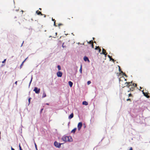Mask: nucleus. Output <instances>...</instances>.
Wrapping results in <instances>:
<instances>
[{"label": "nucleus", "instance_id": "nucleus-1", "mask_svg": "<svg viewBox=\"0 0 150 150\" xmlns=\"http://www.w3.org/2000/svg\"><path fill=\"white\" fill-rule=\"evenodd\" d=\"M62 144V143H58L56 141L54 143V145L56 147L58 148H60L61 147V146Z\"/></svg>", "mask_w": 150, "mask_h": 150}, {"label": "nucleus", "instance_id": "nucleus-2", "mask_svg": "<svg viewBox=\"0 0 150 150\" xmlns=\"http://www.w3.org/2000/svg\"><path fill=\"white\" fill-rule=\"evenodd\" d=\"M33 91H34L36 93L38 94L40 92V88H38L36 87H35L33 90Z\"/></svg>", "mask_w": 150, "mask_h": 150}, {"label": "nucleus", "instance_id": "nucleus-3", "mask_svg": "<svg viewBox=\"0 0 150 150\" xmlns=\"http://www.w3.org/2000/svg\"><path fill=\"white\" fill-rule=\"evenodd\" d=\"M132 82H126L125 83V84L126 85V86L128 88L130 87V86H132Z\"/></svg>", "mask_w": 150, "mask_h": 150}, {"label": "nucleus", "instance_id": "nucleus-4", "mask_svg": "<svg viewBox=\"0 0 150 150\" xmlns=\"http://www.w3.org/2000/svg\"><path fill=\"white\" fill-rule=\"evenodd\" d=\"M82 125V124L81 122H79L78 125V129L79 130L81 128Z\"/></svg>", "mask_w": 150, "mask_h": 150}, {"label": "nucleus", "instance_id": "nucleus-5", "mask_svg": "<svg viewBox=\"0 0 150 150\" xmlns=\"http://www.w3.org/2000/svg\"><path fill=\"white\" fill-rule=\"evenodd\" d=\"M62 140L64 142H67L68 140V136H64L62 138Z\"/></svg>", "mask_w": 150, "mask_h": 150}, {"label": "nucleus", "instance_id": "nucleus-6", "mask_svg": "<svg viewBox=\"0 0 150 150\" xmlns=\"http://www.w3.org/2000/svg\"><path fill=\"white\" fill-rule=\"evenodd\" d=\"M57 74L58 77H61L62 76V74L61 72L59 71L57 73Z\"/></svg>", "mask_w": 150, "mask_h": 150}, {"label": "nucleus", "instance_id": "nucleus-7", "mask_svg": "<svg viewBox=\"0 0 150 150\" xmlns=\"http://www.w3.org/2000/svg\"><path fill=\"white\" fill-rule=\"evenodd\" d=\"M142 93L144 96L148 98L150 97L148 95V94L146 93H145L143 91H142Z\"/></svg>", "mask_w": 150, "mask_h": 150}, {"label": "nucleus", "instance_id": "nucleus-8", "mask_svg": "<svg viewBox=\"0 0 150 150\" xmlns=\"http://www.w3.org/2000/svg\"><path fill=\"white\" fill-rule=\"evenodd\" d=\"M102 54L105 55L106 56L107 54V53H106L105 50L103 48L102 49Z\"/></svg>", "mask_w": 150, "mask_h": 150}, {"label": "nucleus", "instance_id": "nucleus-9", "mask_svg": "<svg viewBox=\"0 0 150 150\" xmlns=\"http://www.w3.org/2000/svg\"><path fill=\"white\" fill-rule=\"evenodd\" d=\"M68 141L72 142L73 140V139H72L71 137L70 136H68Z\"/></svg>", "mask_w": 150, "mask_h": 150}, {"label": "nucleus", "instance_id": "nucleus-10", "mask_svg": "<svg viewBox=\"0 0 150 150\" xmlns=\"http://www.w3.org/2000/svg\"><path fill=\"white\" fill-rule=\"evenodd\" d=\"M83 59L85 61H88V62H89V60L88 58L86 57H84Z\"/></svg>", "mask_w": 150, "mask_h": 150}, {"label": "nucleus", "instance_id": "nucleus-11", "mask_svg": "<svg viewBox=\"0 0 150 150\" xmlns=\"http://www.w3.org/2000/svg\"><path fill=\"white\" fill-rule=\"evenodd\" d=\"M74 117V114L73 113H72L69 116V119H71L72 118H73Z\"/></svg>", "mask_w": 150, "mask_h": 150}, {"label": "nucleus", "instance_id": "nucleus-12", "mask_svg": "<svg viewBox=\"0 0 150 150\" xmlns=\"http://www.w3.org/2000/svg\"><path fill=\"white\" fill-rule=\"evenodd\" d=\"M36 13L38 15H39L40 14L41 16L43 15V14L41 13V12L38 10L36 11Z\"/></svg>", "mask_w": 150, "mask_h": 150}, {"label": "nucleus", "instance_id": "nucleus-13", "mask_svg": "<svg viewBox=\"0 0 150 150\" xmlns=\"http://www.w3.org/2000/svg\"><path fill=\"white\" fill-rule=\"evenodd\" d=\"M134 89V87H132L131 88L129 89V90L128 91V92H129L130 91H132Z\"/></svg>", "mask_w": 150, "mask_h": 150}, {"label": "nucleus", "instance_id": "nucleus-14", "mask_svg": "<svg viewBox=\"0 0 150 150\" xmlns=\"http://www.w3.org/2000/svg\"><path fill=\"white\" fill-rule=\"evenodd\" d=\"M69 84L70 87H71L73 85V83L71 81H69L68 82Z\"/></svg>", "mask_w": 150, "mask_h": 150}, {"label": "nucleus", "instance_id": "nucleus-15", "mask_svg": "<svg viewBox=\"0 0 150 150\" xmlns=\"http://www.w3.org/2000/svg\"><path fill=\"white\" fill-rule=\"evenodd\" d=\"M108 57L110 58V60H112V61L113 62H115V60H114V59H112V57H111L110 56V55H108Z\"/></svg>", "mask_w": 150, "mask_h": 150}, {"label": "nucleus", "instance_id": "nucleus-16", "mask_svg": "<svg viewBox=\"0 0 150 150\" xmlns=\"http://www.w3.org/2000/svg\"><path fill=\"white\" fill-rule=\"evenodd\" d=\"M82 104L83 105H88V103L86 101H83L82 103Z\"/></svg>", "mask_w": 150, "mask_h": 150}, {"label": "nucleus", "instance_id": "nucleus-17", "mask_svg": "<svg viewBox=\"0 0 150 150\" xmlns=\"http://www.w3.org/2000/svg\"><path fill=\"white\" fill-rule=\"evenodd\" d=\"M76 128H75L74 129L71 131V132L72 133H74L76 131Z\"/></svg>", "mask_w": 150, "mask_h": 150}, {"label": "nucleus", "instance_id": "nucleus-18", "mask_svg": "<svg viewBox=\"0 0 150 150\" xmlns=\"http://www.w3.org/2000/svg\"><path fill=\"white\" fill-rule=\"evenodd\" d=\"M79 71L81 74L82 73V65L81 64L80 68L79 69Z\"/></svg>", "mask_w": 150, "mask_h": 150}, {"label": "nucleus", "instance_id": "nucleus-19", "mask_svg": "<svg viewBox=\"0 0 150 150\" xmlns=\"http://www.w3.org/2000/svg\"><path fill=\"white\" fill-rule=\"evenodd\" d=\"M46 93L45 92H44L43 93L42 98H45V97H46Z\"/></svg>", "mask_w": 150, "mask_h": 150}, {"label": "nucleus", "instance_id": "nucleus-20", "mask_svg": "<svg viewBox=\"0 0 150 150\" xmlns=\"http://www.w3.org/2000/svg\"><path fill=\"white\" fill-rule=\"evenodd\" d=\"M52 20L53 21H54V26H56V25H55V20L53 18H52Z\"/></svg>", "mask_w": 150, "mask_h": 150}, {"label": "nucleus", "instance_id": "nucleus-21", "mask_svg": "<svg viewBox=\"0 0 150 150\" xmlns=\"http://www.w3.org/2000/svg\"><path fill=\"white\" fill-rule=\"evenodd\" d=\"M132 85L133 86V87H136L137 86V84L134 83H132Z\"/></svg>", "mask_w": 150, "mask_h": 150}, {"label": "nucleus", "instance_id": "nucleus-22", "mask_svg": "<svg viewBox=\"0 0 150 150\" xmlns=\"http://www.w3.org/2000/svg\"><path fill=\"white\" fill-rule=\"evenodd\" d=\"M93 43V41H92V40H91L90 41L88 42V43L89 44H91Z\"/></svg>", "mask_w": 150, "mask_h": 150}, {"label": "nucleus", "instance_id": "nucleus-23", "mask_svg": "<svg viewBox=\"0 0 150 150\" xmlns=\"http://www.w3.org/2000/svg\"><path fill=\"white\" fill-rule=\"evenodd\" d=\"M57 68H58V69L59 70H61V67L59 65H58L57 66Z\"/></svg>", "mask_w": 150, "mask_h": 150}, {"label": "nucleus", "instance_id": "nucleus-24", "mask_svg": "<svg viewBox=\"0 0 150 150\" xmlns=\"http://www.w3.org/2000/svg\"><path fill=\"white\" fill-rule=\"evenodd\" d=\"M26 59H25V60H24V61L23 62H22V63L21 64V66H20L21 67V66H23V64L24 62L26 61Z\"/></svg>", "mask_w": 150, "mask_h": 150}, {"label": "nucleus", "instance_id": "nucleus-25", "mask_svg": "<svg viewBox=\"0 0 150 150\" xmlns=\"http://www.w3.org/2000/svg\"><path fill=\"white\" fill-rule=\"evenodd\" d=\"M32 79H33V78H32V77L31 78V80H30V83H29V86H30V84H31V82L32 81Z\"/></svg>", "mask_w": 150, "mask_h": 150}, {"label": "nucleus", "instance_id": "nucleus-26", "mask_svg": "<svg viewBox=\"0 0 150 150\" xmlns=\"http://www.w3.org/2000/svg\"><path fill=\"white\" fill-rule=\"evenodd\" d=\"M91 83V81H88V82H87V84L88 85H89V84H90V83Z\"/></svg>", "mask_w": 150, "mask_h": 150}, {"label": "nucleus", "instance_id": "nucleus-27", "mask_svg": "<svg viewBox=\"0 0 150 150\" xmlns=\"http://www.w3.org/2000/svg\"><path fill=\"white\" fill-rule=\"evenodd\" d=\"M31 99V98H29L28 99V102H29V103L30 104V99Z\"/></svg>", "mask_w": 150, "mask_h": 150}, {"label": "nucleus", "instance_id": "nucleus-28", "mask_svg": "<svg viewBox=\"0 0 150 150\" xmlns=\"http://www.w3.org/2000/svg\"><path fill=\"white\" fill-rule=\"evenodd\" d=\"M122 74L124 76H125L126 77H127V76L126 75V74L125 73H124Z\"/></svg>", "mask_w": 150, "mask_h": 150}, {"label": "nucleus", "instance_id": "nucleus-29", "mask_svg": "<svg viewBox=\"0 0 150 150\" xmlns=\"http://www.w3.org/2000/svg\"><path fill=\"white\" fill-rule=\"evenodd\" d=\"M99 46H98V47H96L95 49V50H98V49H99Z\"/></svg>", "mask_w": 150, "mask_h": 150}, {"label": "nucleus", "instance_id": "nucleus-30", "mask_svg": "<svg viewBox=\"0 0 150 150\" xmlns=\"http://www.w3.org/2000/svg\"><path fill=\"white\" fill-rule=\"evenodd\" d=\"M63 25V24H62V23H59L58 24V26H60L62 25Z\"/></svg>", "mask_w": 150, "mask_h": 150}, {"label": "nucleus", "instance_id": "nucleus-31", "mask_svg": "<svg viewBox=\"0 0 150 150\" xmlns=\"http://www.w3.org/2000/svg\"><path fill=\"white\" fill-rule=\"evenodd\" d=\"M127 101H131V99L130 98H128V99H127Z\"/></svg>", "mask_w": 150, "mask_h": 150}, {"label": "nucleus", "instance_id": "nucleus-32", "mask_svg": "<svg viewBox=\"0 0 150 150\" xmlns=\"http://www.w3.org/2000/svg\"><path fill=\"white\" fill-rule=\"evenodd\" d=\"M132 96V95L131 94V93H130V94H129L128 95V97H130V96Z\"/></svg>", "mask_w": 150, "mask_h": 150}, {"label": "nucleus", "instance_id": "nucleus-33", "mask_svg": "<svg viewBox=\"0 0 150 150\" xmlns=\"http://www.w3.org/2000/svg\"><path fill=\"white\" fill-rule=\"evenodd\" d=\"M19 147L20 150H22V149H21V147L20 146V144H19Z\"/></svg>", "mask_w": 150, "mask_h": 150}, {"label": "nucleus", "instance_id": "nucleus-34", "mask_svg": "<svg viewBox=\"0 0 150 150\" xmlns=\"http://www.w3.org/2000/svg\"><path fill=\"white\" fill-rule=\"evenodd\" d=\"M6 60V59H4V60L2 62V63H5V62Z\"/></svg>", "mask_w": 150, "mask_h": 150}, {"label": "nucleus", "instance_id": "nucleus-35", "mask_svg": "<svg viewBox=\"0 0 150 150\" xmlns=\"http://www.w3.org/2000/svg\"><path fill=\"white\" fill-rule=\"evenodd\" d=\"M91 46H92V48H93L94 47V45H93V43H92V44H91Z\"/></svg>", "mask_w": 150, "mask_h": 150}, {"label": "nucleus", "instance_id": "nucleus-36", "mask_svg": "<svg viewBox=\"0 0 150 150\" xmlns=\"http://www.w3.org/2000/svg\"><path fill=\"white\" fill-rule=\"evenodd\" d=\"M118 67H119V71H120V70H121V69H120V67L119 66H118Z\"/></svg>", "mask_w": 150, "mask_h": 150}, {"label": "nucleus", "instance_id": "nucleus-37", "mask_svg": "<svg viewBox=\"0 0 150 150\" xmlns=\"http://www.w3.org/2000/svg\"><path fill=\"white\" fill-rule=\"evenodd\" d=\"M62 46L63 47H66L64 45V43H63Z\"/></svg>", "mask_w": 150, "mask_h": 150}, {"label": "nucleus", "instance_id": "nucleus-38", "mask_svg": "<svg viewBox=\"0 0 150 150\" xmlns=\"http://www.w3.org/2000/svg\"><path fill=\"white\" fill-rule=\"evenodd\" d=\"M121 73H122V74L124 73L122 71L120 70L119 71Z\"/></svg>", "mask_w": 150, "mask_h": 150}, {"label": "nucleus", "instance_id": "nucleus-39", "mask_svg": "<svg viewBox=\"0 0 150 150\" xmlns=\"http://www.w3.org/2000/svg\"><path fill=\"white\" fill-rule=\"evenodd\" d=\"M11 150H15L12 147H11Z\"/></svg>", "mask_w": 150, "mask_h": 150}, {"label": "nucleus", "instance_id": "nucleus-40", "mask_svg": "<svg viewBox=\"0 0 150 150\" xmlns=\"http://www.w3.org/2000/svg\"><path fill=\"white\" fill-rule=\"evenodd\" d=\"M43 110V108H42V109H41V111H40L41 112H42V111Z\"/></svg>", "mask_w": 150, "mask_h": 150}, {"label": "nucleus", "instance_id": "nucleus-41", "mask_svg": "<svg viewBox=\"0 0 150 150\" xmlns=\"http://www.w3.org/2000/svg\"><path fill=\"white\" fill-rule=\"evenodd\" d=\"M17 81H16V82H15V84H16V85H17Z\"/></svg>", "mask_w": 150, "mask_h": 150}, {"label": "nucleus", "instance_id": "nucleus-42", "mask_svg": "<svg viewBox=\"0 0 150 150\" xmlns=\"http://www.w3.org/2000/svg\"><path fill=\"white\" fill-rule=\"evenodd\" d=\"M129 150H132V147H131Z\"/></svg>", "mask_w": 150, "mask_h": 150}, {"label": "nucleus", "instance_id": "nucleus-43", "mask_svg": "<svg viewBox=\"0 0 150 150\" xmlns=\"http://www.w3.org/2000/svg\"><path fill=\"white\" fill-rule=\"evenodd\" d=\"M99 52H100L101 51V49L100 48L99 49Z\"/></svg>", "mask_w": 150, "mask_h": 150}, {"label": "nucleus", "instance_id": "nucleus-44", "mask_svg": "<svg viewBox=\"0 0 150 150\" xmlns=\"http://www.w3.org/2000/svg\"><path fill=\"white\" fill-rule=\"evenodd\" d=\"M35 147L36 148V147H37V146H36V144L35 143Z\"/></svg>", "mask_w": 150, "mask_h": 150}, {"label": "nucleus", "instance_id": "nucleus-45", "mask_svg": "<svg viewBox=\"0 0 150 150\" xmlns=\"http://www.w3.org/2000/svg\"><path fill=\"white\" fill-rule=\"evenodd\" d=\"M39 10H40L41 11V8H39Z\"/></svg>", "mask_w": 150, "mask_h": 150}, {"label": "nucleus", "instance_id": "nucleus-46", "mask_svg": "<svg viewBox=\"0 0 150 150\" xmlns=\"http://www.w3.org/2000/svg\"><path fill=\"white\" fill-rule=\"evenodd\" d=\"M44 16V17H45V16Z\"/></svg>", "mask_w": 150, "mask_h": 150}, {"label": "nucleus", "instance_id": "nucleus-47", "mask_svg": "<svg viewBox=\"0 0 150 150\" xmlns=\"http://www.w3.org/2000/svg\"><path fill=\"white\" fill-rule=\"evenodd\" d=\"M46 104L47 105H49L48 103H46Z\"/></svg>", "mask_w": 150, "mask_h": 150}, {"label": "nucleus", "instance_id": "nucleus-48", "mask_svg": "<svg viewBox=\"0 0 150 150\" xmlns=\"http://www.w3.org/2000/svg\"><path fill=\"white\" fill-rule=\"evenodd\" d=\"M125 81H126V80H127L126 79H125Z\"/></svg>", "mask_w": 150, "mask_h": 150}, {"label": "nucleus", "instance_id": "nucleus-49", "mask_svg": "<svg viewBox=\"0 0 150 150\" xmlns=\"http://www.w3.org/2000/svg\"><path fill=\"white\" fill-rule=\"evenodd\" d=\"M140 88H142L141 87H140Z\"/></svg>", "mask_w": 150, "mask_h": 150}]
</instances>
